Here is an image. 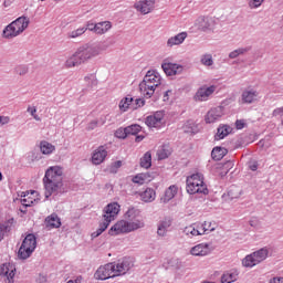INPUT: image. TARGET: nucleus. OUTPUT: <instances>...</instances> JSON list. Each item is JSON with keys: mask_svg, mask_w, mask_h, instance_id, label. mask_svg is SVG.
Instances as JSON below:
<instances>
[{"mask_svg": "<svg viewBox=\"0 0 283 283\" xmlns=\"http://www.w3.org/2000/svg\"><path fill=\"white\" fill-rule=\"evenodd\" d=\"M269 283H283V277H273Z\"/></svg>", "mask_w": 283, "mask_h": 283, "instance_id": "obj_57", "label": "nucleus"}, {"mask_svg": "<svg viewBox=\"0 0 283 283\" xmlns=\"http://www.w3.org/2000/svg\"><path fill=\"white\" fill-rule=\"evenodd\" d=\"M62 182L63 168L60 166L50 167L44 176L45 198H50L55 191H59Z\"/></svg>", "mask_w": 283, "mask_h": 283, "instance_id": "obj_2", "label": "nucleus"}, {"mask_svg": "<svg viewBox=\"0 0 283 283\" xmlns=\"http://www.w3.org/2000/svg\"><path fill=\"white\" fill-rule=\"evenodd\" d=\"M144 227L145 222L143 220H119L109 229L108 233L109 235H120V233H132V231L143 229Z\"/></svg>", "mask_w": 283, "mask_h": 283, "instance_id": "obj_6", "label": "nucleus"}, {"mask_svg": "<svg viewBox=\"0 0 283 283\" xmlns=\"http://www.w3.org/2000/svg\"><path fill=\"white\" fill-rule=\"evenodd\" d=\"M169 227H171V220L165 219L164 221H160L158 224L157 234L161 237L167 235Z\"/></svg>", "mask_w": 283, "mask_h": 283, "instance_id": "obj_30", "label": "nucleus"}, {"mask_svg": "<svg viewBox=\"0 0 283 283\" xmlns=\"http://www.w3.org/2000/svg\"><path fill=\"white\" fill-rule=\"evenodd\" d=\"M244 52H247V49H238L232 51L229 56L230 59H237V56H240V54H244Z\"/></svg>", "mask_w": 283, "mask_h": 283, "instance_id": "obj_49", "label": "nucleus"}, {"mask_svg": "<svg viewBox=\"0 0 283 283\" xmlns=\"http://www.w3.org/2000/svg\"><path fill=\"white\" fill-rule=\"evenodd\" d=\"M28 112H30L31 116H33L34 120H41V117L36 115V107L29 106Z\"/></svg>", "mask_w": 283, "mask_h": 283, "instance_id": "obj_52", "label": "nucleus"}, {"mask_svg": "<svg viewBox=\"0 0 283 283\" xmlns=\"http://www.w3.org/2000/svg\"><path fill=\"white\" fill-rule=\"evenodd\" d=\"M228 193L231 198H233V190H230Z\"/></svg>", "mask_w": 283, "mask_h": 283, "instance_id": "obj_64", "label": "nucleus"}, {"mask_svg": "<svg viewBox=\"0 0 283 283\" xmlns=\"http://www.w3.org/2000/svg\"><path fill=\"white\" fill-rule=\"evenodd\" d=\"M39 200H41L39 192L36 190H31L24 193L21 199V205H23V207H32V205L39 202Z\"/></svg>", "mask_w": 283, "mask_h": 283, "instance_id": "obj_15", "label": "nucleus"}, {"mask_svg": "<svg viewBox=\"0 0 283 283\" xmlns=\"http://www.w3.org/2000/svg\"><path fill=\"white\" fill-rule=\"evenodd\" d=\"M252 171H258V165H253L250 167Z\"/></svg>", "mask_w": 283, "mask_h": 283, "instance_id": "obj_62", "label": "nucleus"}, {"mask_svg": "<svg viewBox=\"0 0 283 283\" xmlns=\"http://www.w3.org/2000/svg\"><path fill=\"white\" fill-rule=\"evenodd\" d=\"M203 229L206 230V233H211V231H216V223H212L211 221H205Z\"/></svg>", "mask_w": 283, "mask_h": 283, "instance_id": "obj_44", "label": "nucleus"}, {"mask_svg": "<svg viewBox=\"0 0 283 283\" xmlns=\"http://www.w3.org/2000/svg\"><path fill=\"white\" fill-rule=\"evenodd\" d=\"M126 220H129L128 222H136V220L140 219V210L136 208H129L125 213Z\"/></svg>", "mask_w": 283, "mask_h": 283, "instance_id": "obj_29", "label": "nucleus"}, {"mask_svg": "<svg viewBox=\"0 0 283 283\" xmlns=\"http://www.w3.org/2000/svg\"><path fill=\"white\" fill-rule=\"evenodd\" d=\"M40 149L42 154L50 155L52 154V151H54V149H56V147H54V145H52L51 143L44 140L41 142Z\"/></svg>", "mask_w": 283, "mask_h": 283, "instance_id": "obj_34", "label": "nucleus"}, {"mask_svg": "<svg viewBox=\"0 0 283 283\" xmlns=\"http://www.w3.org/2000/svg\"><path fill=\"white\" fill-rule=\"evenodd\" d=\"M15 74H19V76H25V74H28V66H25V65L17 66Z\"/></svg>", "mask_w": 283, "mask_h": 283, "instance_id": "obj_45", "label": "nucleus"}, {"mask_svg": "<svg viewBox=\"0 0 283 283\" xmlns=\"http://www.w3.org/2000/svg\"><path fill=\"white\" fill-rule=\"evenodd\" d=\"M140 129H143V128L138 124L130 125V126L126 127V134H127V136H129V135L136 136V134H138L140 132Z\"/></svg>", "mask_w": 283, "mask_h": 283, "instance_id": "obj_41", "label": "nucleus"}, {"mask_svg": "<svg viewBox=\"0 0 283 283\" xmlns=\"http://www.w3.org/2000/svg\"><path fill=\"white\" fill-rule=\"evenodd\" d=\"M132 107H134V97H132V95H127L126 97L120 99L119 102L120 112H127V109H132Z\"/></svg>", "mask_w": 283, "mask_h": 283, "instance_id": "obj_27", "label": "nucleus"}, {"mask_svg": "<svg viewBox=\"0 0 283 283\" xmlns=\"http://www.w3.org/2000/svg\"><path fill=\"white\" fill-rule=\"evenodd\" d=\"M235 127L237 129H244V127H247V122L244 119H237Z\"/></svg>", "mask_w": 283, "mask_h": 283, "instance_id": "obj_53", "label": "nucleus"}, {"mask_svg": "<svg viewBox=\"0 0 283 283\" xmlns=\"http://www.w3.org/2000/svg\"><path fill=\"white\" fill-rule=\"evenodd\" d=\"M187 39V32H180L175 36L167 40V48H174L175 45H182Z\"/></svg>", "mask_w": 283, "mask_h": 283, "instance_id": "obj_22", "label": "nucleus"}, {"mask_svg": "<svg viewBox=\"0 0 283 283\" xmlns=\"http://www.w3.org/2000/svg\"><path fill=\"white\" fill-rule=\"evenodd\" d=\"M233 132V128L229 125H220L217 129V134L214 135V140H222L229 136Z\"/></svg>", "mask_w": 283, "mask_h": 283, "instance_id": "obj_24", "label": "nucleus"}, {"mask_svg": "<svg viewBox=\"0 0 283 283\" xmlns=\"http://www.w3.org/2000/svg\"><path fill=\"white\" fill-rule=\"evenodd\" d=\"M266 258H269V249L263 248L251 254H248L242 260V265L245 266L247 269H253V266H258V264L264 262Z\"/></svg>", "mask_w": 283, "mask_h": 283, "instance_id": "obj_8", "label": "nucleus"}, {"mask_svg": "<svg viewBox=\"0 0 283 283\" xmlns=\"http://www.w3.org/2000/svg\"><path fill=\"white\" fill-rule=\"evenodd\" d=\"M112 28L111 21L97 22V27L95 30V34L103 36V34H107V31Z\"/></svg>", "mask_w": 283, "mask_h": 283, "instance_id": "obj_28", "label": "nucleus"}, {"mask_svg": "<svg viewBox=\"0 0 283 283\" xmlns=\"http://www.w3.org/2000/svg\"><path fill=\"white\" fill-rule=\"evenodd\" d=\"M84 81L88 87H96V85H98V78L96 77V74H90L85 76Z\"/></svg>", "mask_w": 283, "mask_h": 283, "instance_id": "obj_39", "label": "nucleus"}, {"mask_svg": "<svg viewBox=\"0 0 283 283\" xmlns=\"http://www.w3.org/2000/svg\"><path fill=\"white\" fill-rule=\"evenodd\" d=\"M134 264L129 259H124L118 263H108L105 265H101L95 274V280H109L112 277H118L120 275H125L129 269H132Z\"/></svg>", "mask_w": 283, "mask_h": 283, "instance_id": "obj_1", "label": "nucleus"}, {"mask_svg": "<svg viewBox=\"0 0 283 283\" xmlns=\"http://www.w3.org/2000/svg\"><path fill=\"white\" fill-rule=\"evenodd\" d=\"M264 0H253L252 2H250V8H260Z\"/></svg>", "mask_w": 283, "mask_h": 283, "instance_id": "obj_54", "label": "nucleus"}, {"mask_svg": "<svg viewBox=\"0 0 283 283\" xmlns=\"http://www.w3.org/2000/svg\"><path fill=\"white\" fill-rule=\"evenodd\" d=\"M184 232L186 233V235H188V238H196V235H199L196 223L186 227Z\"/></svg>", "mask_w": 283, "mask_h": 283, "instance_id": "obj_38", "label": "nucleus"}, {"mask_svg": "<svg viewBox=\"0 0 283 283\" xmlns=\"http://www.w3.org/2000/svg\"><path fill=\"white\" fill-rule=\"evenodd\" d=\"M139 165L143 169H149L151 167V151H146L139 160Z\"/></svg>", "mask_w": 283, "mask_h": 283, "instance_id": "obj_32", "label": "nucleus"}, {"mask_svg": "<svg viewBox=\"0 0 283 283\" xmlns=\"http://www.w3.org/2000/svg\"><path fill=\"white\" fill-rule=\"evenodd\" d=\"M169 94H171V91H166L164 94V101H169Z\"/></svg>", "mask_w": 283, "mask_h": 283, "instance_id": "obj_59", "label": "nucleus"}, {"mask_svg": "<svg viewBox=\"0 0 283 283\" xmlns=\"http://www.w3.org/2000/svg\"><path fill=\"white\" fill-rule=\"evenodd\" d=\"M163 84V76L157 71H148L139 84V90L145 98H151L156 88Z\"/></svg>", "mask_w": 283, "mask_h": 283, "instance_id": "obj_3", "label": "nucleus"}, {"mask_svg": "<svg viewBox=\"0 0 283 283\" xmlns=\"http://www.w3.org/2000/svg\"><path fill=\"white\" fill-rule=\"evenodd\" d=\"M256 98H258V91H254V90H245L241 95L242 103L251 104Z\"/></svg>", "mask_w": 283, "mask_h": 283, "instance_id": "obj_26", "label": "nucleus"}, {"mask_svg": "<svg viewBox=\"0 0 283 283\" xmlns=\"http://www.w3.org/2000/svg\"><path fill=\"white\" fill-rule=\"evenodd\" d=\"M211 156L213 160H222V158H224V149L216 147L212 149Z\"/></svg>", "mask_w": 283, "mask_h": 283, "instance_id": "obj_40", "label": "nucleus"}, {"mask_svg": "<svg viewBox=\"0 0 283 283\" xmlns=\"http://www.w3.org/2000/svg\"><path fill=\"white\" fill-rule=\"evenodd\" d=\"M139 198L142 202H154V200H156V190L148 187L144 191L139 192Z\"/></svg>", "mask_w": 283, "mask_h": 283, "instance_id": "obj_25", "label": "nucleus"}, {"mask_svg": "<svg viewBox=\"0 0 283 283\" xmlns=\"http://www.w3.org/2000/svg\"><path fill=\"white\" fill-rule=\"evenodd\" d=\"M28 25H30V19L25 17H20L3 30L4 39H14V36H19L22 32H25Z\"/></svg>", "mask_w": 283, "mask_h": 283, "instance_id": "obj_7", "label": "nucleus"}, {"mask_svg": "<svg viewBox=\"0 0 283 283\" xmlns=\"http://www.w3.org/2000/svg\"><path fill=\"white\" fill-rule=\"evenodd\" d=\"M87 32V29L85 27L77 28L74 31H71L67 33L69 39H78V36H83Z\"/></svg>", "mask_w": 283, "mask_h": 283, "instance_id": "obj_36", "label": "nucleus"}, {"mask_svg": "<svg viewBox=\"0 0 283 283\" xmlns=\"http://www.w3.org/2000/svg\"><path fill=\"white\" fill-rule=\"evenodd\" d=\"M196 228L199 235L207 234V231L205 230V223H196Z\"/></svg>", "mask_w": 283, "mask_h": 283, "instance_id": "obj_51", "label": "nucleus"}, {"mask_svg": "<svg viewBox=\"0 0 283 283\" xmlns=\"http://www.w3.org/2000/svg\"><path fill=\"white\" fill-rule=\"evenodd\" d=\"M143 138H145V137H143V136H137L135 140H136V143H140V140H143Z\"/></svg>", "mask_w": 283, "mask_h": 283, "instance_id": "obj_61", "label": "nucleus"}, {"mask_svg": "<svg viewBox=\"0 0 283 283\" xmlns=\"http://www.w3.org/2000/svg\"><path fill=\"white\" fill-rule=\"evenodd\" d=\"M186 191L193 196L196 193H202L203 196L209 195V188L205 184V176L202 174H193L186 180Z\"/></svg>", "mask_w": 283, "mask_h": 283, "instance_id": "obj_5", "label": "nucleus"}, {"mask_svg": "<svg viewBox=\"0 0 283 283\" xmlns=\"http://www.w3.org/2000/svg\"><path fill=\"white\" fill-rule=\"evenodd\" d=\"M214 92H216V85L202 86L197 91L195 95V101L199 103L209 101V97L212 96Z\"/></svg>", "mask_w": 283, "mask_h": 283, "instance_id": "obj_12", "label": "nucleus"}, {"mask_svg": "<svg viewBox=\"0 0 283 283\" xmlns=\"http://www.w3.org/2000/svg\"><path fill=\"white\" fill-rule=\"evenodd\" d=\"M96 28H97V23H94L93 21L86 22L85 29L88 30L90 32H93L94 34H96Z\"/></svg>", "mask_w": 283, "mask_h": 283, "instance_id": "obj_47", "label": "nucleus"}, {"mask_svg": "<svg viewBox=\"0 0 283 283\" xmlns=\"http://www.w3.org/2000/svg\"><path fill=\"white\" fill-rule=\"evenodd\" d=\"M283 107L275 108L272 113V116H282Z\"/></svg>", "mask_w": 283, "mask_h": 283, "instance_id": "obj_56", "label": "nucleus"}, {"mask_svg": "<svg viewBox=\"0 0 283 283\" xmlns=\"http://www.w3.org/2000/svg\"><path fill=\"white\" fill-rule=\"evenodd\" d=\"M75 54L81 63H86L90 59H94V56L101 54V46H81Z\"/></svg>", "mask_w": 283, "mask_h": 283, "instance_id": "obj_10", "label": "nucleus"}, {"mask_svg": "<svg viewBox=\"0 0 283 283\" xmlns=\"http://www.w3.org/2000/svg\"><path fill=\"white\" fill-rule=\"evenodd\" d=\"M163 118H165V114L163 112H156L146 118V125L147 127H160L163 125Z\"/></svg>", "mask_w": 283, "mask_h": 283, "instance_id": "obj_18", "label": "nucleus"}, {"mask_svg": "<svg viewBox=\"0 0 283 283\" xmlns=\"http://www.w3.org/2000/svg\"><path fill=\"white\" fill-rule=\"evenodd\" d=\"M67 283H81V280H78V279H76V280H74V281H69Z\"/></svg>", "mask_w": 283, "mask_h": 283, "instance_id": "obj_63", "label": "nucleus"}, {"mask_svg": "<svg viewBox=\"0 0 283 283\" xmlns=\"http://www.w3.org/2000/svg\"><path fill=\"white\" fill-rule=\"evenodd\" d=\"M1 277H6L8 283H14V276L17 275V266L13 263H3L0 266Z\"/></svg>", "mask_w": 283, "mask_h": 283, "instance_id": "obj_11", "label": "nucleus"}, {"mask_svg": "<svg viewBox=\"0 0 283 283\" xmlns=\"http://www.w3.org/2000/svg\"><path fill=\"white\" fill-rule=\"evenodd\" d=\"M161 69L167 76H176V74H182L184 70L182 65L167 62V60L163 62Z\"/></svg>", "mask_w": 283, "mask_h": 283, "instance_id": "obj_13", "label": "nucleus"}, {"mask_svg": "<svg viewBox=\"0 0 283 283\" xmlns=\"http://www.w3.org/2000/svg\"><path fill=\"white\" fill-rule=\"evenodd\" d=\"M156 6V0H139L137 3H135V8L138 12H142V14H149L151 10H154Z\"/></svg>", "mask_w": 283, "mask_h": 283, "instance_id": "obj_16", "label": "nucleus"}, {"mask_svg": "<svg viewBox=\"0 0 283 283\" xmlns=\"http://www.w3.org/2000/svg\"><path fill=\"white\" fill-rule=\"evenodd\" d=\"M238 280V274L233 273V272H226L222 276H221V282L222 283H233Z\"/></svg>", "mask_w": 283, "mask_h": 283, "instance_id": "obj_35", "label": "nucleus"}, {"mask_svg": "<svg viewBox=\"0 0 283 283\" xmlns=\"http://www.w3.org/2000/svg\"><path fill=\"white\" fill-rule=\"evenodd\" d=\"M178 196V186L171 185L166 190L164 196L160 198V202L167 205L170 200H174Z\"/></svg>", "mask_w": 283, "mask_h": 283, "instance_id": "obj_20", "label": "nucleus"}, {"mask_svg": "<svg viewBox=\"0 0 283 283\" xmlns=\"http://www.w3.org/2000/svg\"><path fill=\"white\" fill-rule=\"evenodd\" d=\"M10 231H12V226L9 223L0 224V242L6 237V233H10Z\"/></svg>", "mask_w": 283, "mask_h": 283, "instance_id": "obj_42", "label": "nucleus"}, {"mask_svg": "<svg viewBox=\"0 0 283 283\" xmlns=\"http://www.w3.org/2000/svg\"><path fill=\"white\" fill-rule=\"evenodd\" d=\"M144 106H145V99L137 98V99H135V103H134V99H133L132 109H138V107H144Z\"/></svg>", "mask_w": 283, "mask_h": 283, "instance_id": "obj_46", "label": "nucleus"}, {"mask_svg": "<svg viewBox=\"0 0 283 283\" xmlns=\"http://www.w3.org/2000/svg\"><path fill=\"white\" fill-rule=\"evenodd\" d=\"M119 212H120V205H118V202L108 203L104 208V214H103L104 221L99 224V228L96 230V232L92 233V237L98 238V235H101L104 231H106L111 222H113V220H116V216H118Z\"/></svg>", "mask_w": 283, "mask_h": 283, "instance_id": "obj_4", "label": "nucleus"}, {"mask_svg": "<svg viewBox=\"0 0 283 283\" xmlns=\"http://www.w3.org/2000/svg\"><path fill=\"white\" fill-rule=\"evenodd\" d=\"M105 158H107V150L104 146H99L92 156V163L93 165H102V163L105 161Z\"/></svg>", "mask_w": 283, "mask_h": 283, "instance_id": "obj_19", "label": "nucleus"}, {"mask_svg": "<svg viewBox=\"0 0 283 283\" xmlns=\"http://www.w3.org/2000/svg\"><path fill=\"white\" fill-rule=\"evenodd\" d=\"M34 249H36V237L28 234L18 251V258L20 260H28L34 253Z\"/></svg>", "mask_w": 283, "mask_h": 283, "instance_id": "obj_9", "label": "nucleus"}, {"mask_svg": "<svg viewBox=\"0 0 283 283\" xmlns=\"http://www.w3.org/2000/svg\"><path fill=\"white\" fill-rule=\"evenodd\" d=\"M213 251V247L209 243H199L191 248L190 253L191 255L205 258V255H209Z\"/></svg>", "mask_w": 283, "mask_h": 283, "instance_id": "obj_14", "label": "nucleus"}, {"mask_svg": "<svg viewBox=\"0 0 283 283\" xmlns=\"http://www.w3.org/2000/svg\"><path fill=\"white\" fill-rule=\"evenodd\" d=\"M184 132L186 134H198V126L192 122H187L184 125Z\"/></svg>", "mask_w": 283, "mask_h": 283, "instance_id": "obj_37", "label": "nucleus"}, {"mask_svg": "<svg viewBox=\"0 0 283 283\" xmlns=\"http://www.w3.org/2000/svg\"><path fill=\"white\" fill-rule=\"evenodd\" d=\"M170 156H171V147H169V145H164L158 148L157 157L159 158V160H165Z\"/></svg>", "mask_w": 283, "mask_h": 283, "instance_id": "obj_31", "label": "nucleus"}, {"mask_svg": "<svg viewBox=\"0 0 283 283\" xmlns=\"http://www.w3.org/2000/svg\"><path fill=\"white\" fill-rule=\"evenodd\" d=\"M222 107L212 108L207 113L205 120L208 124L216 123V120H220V118H222Z\"/></svg>", "mask_w": 283, "mask_h": 283, "instance_id": "obj_21", "label": "nucleus"}, {"mask_svg": "<svg viewBox=\"0 0 283 283\" xmlns=\"http://www.w3.org/2000/svg\"><path fill=\"white\" fill-rule=\"evenodd\" d=\"M117 138H127V128H119L115 132Z\"/></svg>", "mask_w": 283, "mask_h": 283, "instance_id": "obj_48", "label": "nucleus"}, {"mask_svg": "<svg viewBox=\"0 0 283 283\" xmlns=\"http://www.w3.org/2000/svg\"><path fill=\"white\" fill-rule=\"evenodd\" d=\"M201 63L202 65H213V57L211 56V54H206L201 57Z\"/></svg>", "mask_w": 283, "mask_h": 283, "instance_id": "obj_43", "label": "nucleus"}, {"mask_svg": "<svg viewBox=\"0 0 283 283\" xmlns=\"http://www.w3.org/2000/svg\"><path fill=\"white\" fill-rule=\"evenodd\" d=\"M65 65L66 67H78V65H83V63L78 59V55L74 53L66 60Z\"/></svg>", "mask_w": 283, "mask_h": 283, "instance_id": "obj_33", "label": "nucleus"}, {"mask_svg": "<svg viewBox=\"0 0 283 283\" xmlns=\"http://www.w3.org/2000/svg\"><path fill=\"white\" fill-rule=\"evenodd\" d=\"M12 6V0H4V8Z\"/></svg>", "mask_w": 283, "mask_h": 283, "instance_id": "obj_60", "label": "nucleus"}, {"mask_svg": "<svg viewBox=\"0 0 283 283\" xmlns=\"http://www.w3.org/2000/svg\"><path fill=\"white\" fill-rule=\"evenodd\" d=\"M105 123V119H101V120H92L88 124V129H96V127H98V125H103Z\"/></svg>", "mask_w": 283, "mask_h": 283, "instance_id": "obj_50", "label": "nucleus"}, {"mask_svg": "<svg viewBox=\"0 0 283 283\" xmlns=\"http://www.w3.org/2000/svg\"><path fill=\"white\" fill-rule=\"evenodd\" d=\"M155 179H156V172H139L135 177H133L132 180L135 185H147Z\"/></svg>", "mask_w": 283, "mask_h": 283, "instance_id": "obj_17", "label": "nucleus"}, {"mask_svg": "<svg viewBox=\"0 0 283 283\" xmlns=\"http://www.w3.org/2000/svg\"><path fill=\"white\" fill-rule=\"evenodd\" d=\"M122 166H123V161H120V160L115 161V163L113 164V167H114L115 169H119V167H122Z\"/></svg>", "mask_w": 283, "mask_h": 283, "instance_id": "obj_58", "label": "nucleus"}, {"mask_svg": "<svg viewBox=\"0 0 283 283\" xmlns=\"http://www.w3.org/2000/svg\"><path fill=\"white\" fill-rule=\"evenodd\" d=\"M10 123L9 116H0V125H8Z\"/></svg>", "mask_w": 283, "mask_h": 283, "instance_id": "obj_55", "label": "nucleus"}, {"mask_svg": "<svg viewBox=\"0 0 283 283\" xmlns=\"http://www.w3.org/2000/svg\"><path fill=\"white\" fill-rule=\"evenodd\" d=\"M44 222L46 229H59L61 227V218L56 213L46 217Z\"/></svg>", "mask_w": 283, "mask_h": 283, "instance_id": "obj_23", "label": "nucleus"}]
</instances>
